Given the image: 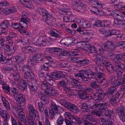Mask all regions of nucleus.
I'll return each mask as SVG.
<instances>
[{"label":"nucleus","instance_id":"40","mask_svg":"<svg viewBox=\"0 0 125 125\" xmlns=\"http://www.w3.org/2000/svg\"><path fill=\"white\" fill-rule=\"evenodd\" d=\"M13 70V69L10 67H4L1 69L2 72L3 73H9L11 71Z\"/></svg>","mask_w":125,"mask_h":125},{"label":"nucleus","instance_id":"7","mask_svg":"<svg viewBox=\"0 0 125 125\" xmlns=\"http://www.w3.org/2000/svg\"><path fill=\"white\" fill-rule=\"evenodd\" d=\"M0 61L4 62L5 63L9 65H10L12 63L11 58H9L8 55L6 56L5 54L3 55L1 53H0Z\"/></svg>","mask_w":125,"mask_h":125},{"label":"nucleus","instance_id":"60","mask_svg":"<svg viewBox=\"0 0 125 125\" xmlns=\"http://www.w3.org/2000/svg\"><path fill=\"white\" fill-rule=\"evenodd\" d=\"M58 65L61 67L63 68L66 67L67 66V63L65 61H62L58 62Z\"/></svg>","mask_w":125,"mask_h":125},{"label":"nucleus","instance_id":"17","mask_svg":"<svg viewBox=\"0 0 125 125\" xmlns=\"http://www.w3.org/2000/svg\"><path fill=\"white\" fill-rule=\"evenodd\" d=\"M96 76L97 79L98 83H104L103 81L105 80V78L104 73L100 72H97Z\"/></svg>","mask_w":125,"mask_h":125},{"label":"nucleus","instance_id":"6","mask_svg":"<svg viewBox=\"0 0 125 125\" xmlns=\"http://www.w3.org/2000/svg\"><path fill=\"white\" fill-rule=\"evenodd\" d=\"M105 57L103 56H97L95 59L96 64L98 66H101L105 65L107 60H105Z\"/></svg>","mask_w":125,"mask_h":125},{"label":"nucleus","instance_id":"24","mask_svg":"<svg viewBox=\"0 0 125 125\" xmlns=\"http://www.w3.org/2000/svg\"><path fill=\"white\" fill-rule=\"evenodd\" d=\"M30 20L27 19L26 20H21L19 23L20 28L25 29L27 27V24L29 22Z\"/></svg>","mask_w":125,"mask_h":125},{"label":"nucleus","instance_id":"11","mask_svg":"<svg viewBox=\"0 0 125 125\" xmlns=\"http://www.w3.org/2000/svg\"><path fill=\"white\" fill-rule=\"evenodd\" d=\"M112 14L115 18L117 20H121L124 18V14L118 10L113 11Z\"/></svg>","mask_w":125,"mask_h":125},{"label":"nucleus","instance_id":"8","mask_svg":"<svg viewBox=\"0 0 125 125\" xmlns=\"http://www.w3.org/2000/svg\"><path fill=\"white\" fill-rule=\"evenodd\" d=\"M108 104V102L103 101L100 102V103L98 104L94 105L93 107L97 106V107L98 108V110L101 111V112H104V109H107L106 107Z\"/></svg>","mask_w":125,"mask_h":125},{"label":"nucleus","instance_id":"5","mask_svg":"<svg viewBox=\"0 0 125 125\" xmlns=\"http://www.w3.org/2000/svg\"><path fill=\"white\" fill-rule=\"evenodd\" d=\"M116 113L123 122H125V109H124L121 107H118L116 111Z\"/></svg>","mask_w":125,"mask_h":125},{"label":"nucleus","instance_id":"14","mask_svg":"<svg viewBox=\"0 0 125 125\" xmlns=\"http://www.w3.org/2000/svg\"><path fill=\"white\" fill-rule=\"evenodd\" d=\"M23 95L21 93H18L14 95V99L17 101L23 103H25L26 100L22 96Z\"/></svg>","mask_w":125,"mask_h":125},{"label":"nucleus","instance_id":"30","mask_svg":"<svg viewBox=\"0 0 125 125\" xmlns=\"http://www.w3.org/2000/svg\"><path fill=\"white\" fill-rule=\"evenodd\" d=\"M42 18L43 21H44V20L45 19H44L46 18V19L48 20H50V19L51 17L49 16V15L50 16H52V14H50L48 13V12L46 10H43L42 12Z\"/></svg>","mask_w":125,"mask_h":125},{"label":"nucleus","instance_id":"49","mask_svg":"<svg viewBox=\"0 0 125 125\" xmlns=\"http://www.w3.org/2000/svg\"><path fill=\"white\" fill-rule=\"evenodd\" d=\"M42 45L43 46H46L48 43V41L47 37L45 36L42 37Z\"/></svg>","mask_w":125,"mask_h":125},{"label":"nucleus","instance_id":"58","mask_svg":"<svg viewBox=\"0 0 125 125\" xmlns=\"http://www.w3.org/2000/svg\"><path fill=\"white\" fill-rule=\"evenodd\" d=\"M61 55L65 56H68L71 55L70 52L68 51H62L61 53Z\"/></svg>","mask_w":125,"mask_h":125},{"label":"nucleus","instance_id":"38","mask_svg":"<svg viewBox=\"0 0 125 125\" xmlns=\"http://www.w3.org/2000/svg\"><path fill=\"white\" fill-rule=\"evenodd\" d=\"M14 58L15 62L18 64L21 63L24 60L22 56L18 55L15 56Z\"/></svg>","mask_w":125,"mask_h":125},{"label":"nucleus","instance_id":"59","mask_svg":"<svg viewBox=\"0 0 125 125\" xmlns=\"http://www.w3.org/2000/svg\"><path fill=\"white\" fill-rule=\"evenodd\" d=\"M90 11L91 12L96 14H99V13L100 11L97 8L94 7H93L90 10Z\"/></svg>","mask_w":125,"mask_h":125},{"label":"nucleus","instance_id":"61","mask_svg":"<svg viewBox=\"0 0 125 125\" xmlns=\"http://www.w3.org/2000/svg\"><path fill=\"white\" fill-rule=\"evenodd\" d=\"M101 111H99L98 110L93 111L91 113L92 114L96 115L98 116H101Z\"/></svg>","mask_w":125,"mask_h":125},{"label":"nucleus","instance_id":"1","mask_svg":"<svg viewBox=\"0 0 125 125\" xmlns=\"http://www.w3.org/2000/svg\"><path fill=\"white\" fill-rule=\"evenodd\" d=\"M59 106L57 105L54 102L52 103L51 105V109L50 110L49 112V116L50 118L52 119L54 118L55 114L58 111V107Z\"/></svg>","mask_w":125,"mask_h":125},{"label":"nucleus","instance_id":"29","mask_svg":"<svg viewBox=\"0 0 125 125\" xmlns=\"http://www.w3.org/2000/svg\"><path fill=\"white\" fill-rule=\"evenodd\" d=\"M50 34L51 35L55 37H60V34L57 33V31L52 28L50 29Z\"/></svg>","mask_w":125,"mask_h":125},{"label":"nucleus","instance_id":"42","mask_svg":"<svg viewBox=\"0 0 125 125\" xmlns=\"http://www.w3.org/2000/svg\"><path fill=\"white\" fill-rule=\"evenodd\" d=\"M27 77H29L31 79H32L34 78V75L33 73L30 70H27V72H26L25 74V75Z\"/></svg>","mask_w":125,"mask_h":125},{"label":"nucleus","instance_id":"15","mask_svg":"<svg viewBox=\"0 0 125 125\" xmlns=\"http://www.w3.org/2000/svg\"><path fill=\"white\" fill-rule=\"evenodd\" d=\"M104 65L106 67V69L110 74L114 73L115 70L113 66L110 62L108 61H106V62Z\"/></svg>","mask_w":125,"mask_h":125},{"label":"nucleus","instance_id":"43","mask_svg":"<svg viewBox=\"0 0 125 125\" xmlns=\"http://www.w3.org/2000/svg\"><path fill=\"white\" fill-rule=\"evenodd\" d=\"M49 16L51 18L50 20H48L46 19L44 20V21H43L45 23L48 25H51L53 23V20H54V18L52 16H50L49 15Z\"/></svg>","mask_w":125,"mask_h":125},{"label":"nucleus","instance_id":"10","mask_svg":"<svg viewBox=\"0 0 125 125\" xmlns=\"http://www.w3.org/2000/svg\"><path fill=\"white\" fill-rule=\"evenodd\" d=\"M84 71L83 70H81L79 73H74V76L78 78V80H81L84 82L88 81L89 80V78L85 76L84 75L83 73H81Z\"/></svg>","mask_w":125,"mask_h":125},{"label":"nucleus","instance_id":"63","mask_svg":"<svg viewBox=\"0 0 125 125\" xmlns=\"http://www.w3.org/2000/svg\"><path fill=\"white\" fill-rule=\"evenodd\" d=\"M101 21L99 20H97L94 24V25L99 27H103V25Z\"/></svg>","mask_w":125,"mask_h":125},{"label":"nucleus","instance_id":"19","mask_svg":"<svg viewBox=\"0 0 125 125\" xmlns=\"http://www.w3.org/2000/svg\"><path fill=\"white\" fill-rule=\"evenodd\" d=\"M0 115L4 120L10 118V115L7 112L1 108H0Z\"/></svg>","mask_w":125,"mask_h":125},{"label":"nucleus","instance_id":"55","mask_svg":"<svg viewBox=\"0 0 125 125\" xmlns=\"http://www.w3.org/2000/svg\"><path fill=\"white\" fill-rule=\"evenodd\" d=\"M50 91H51L50 93L52 96H56L58 95V92L57 91L54 90L53 88H49Z\"/></svg>","mask_w":125,"mask_h":125},{"label":"nucleus","instance_id":"26","mask_svg":"<svg viewBox=\"0 0 125 125\" xmlns=\"http://www.w3.org/2000/svg\"><path fill=\"white\" fill-rule=\"evenodd\" d=\"M65 80H62L58 82V85L60 87H63L67 85L69 81L68 79L66 78H64Z\"/></svg>","mask_w":125,"mask_h":125},{"label":"nucleus","instance_id":"50","mask_svg":"<svg viewBox=\"0 0 125 125\" xmlns=\"http://www.w3.org/2000/svg\"><path fill=\"white\" fill-rule=\"evenodd\" d=\"M72 3L73 6L77 5L80 6L83 5V4L81 1L77 0H72Z\"/></svg>","mask_w":125,"mask_h":125},{"label":"nucleus","instance_id":"47","mask_svg":"<svg viewBox=\"0 0 125 125\" xmlns=\"http://www.w3.org/2000/svg\"><path fill=\"white\" fill-rule=\"evenodd\" d=\"M14 79L16 81H18L20 79V73L18 71H15L13 74Z\"/></svg>","mask_w":125,"mask_h":125},{"label":"nucleus","instance_id":"34","mask_svg":"<svg viewBox=\"0 0 125 125\" xmlns=\"http://www.w3.org/2000/svg\"><path fill=\"white\" fill-rule=\"evenodd\" d=\"M113 95L111 97V98L110 99V102L112 104H115L118 102L119 100L116 95L115 94L114 96Z\"/></svg>","mask_w":125,"mask_h":125},{"label":"nucleus","instance_id":"57","mask_svg":"<svg viewBox=\"0 0 125 125\" xmlns=\"http://www.w3.org/2000/svg\"><path fill=\"white\" fill-rule=\"evenodd\" d=\"M88 115V116H86L85 117L86 119L89 120L90 121L93 122H95V123L97 121L96 119L90 116V115Z\"/></svg>","mask_w":125,"mask_h":125},{"label":"nucleus","instance_id":"22","mask_svg":"<svg viewBox=\"0 0 125 125\" xmlns=\"http://www.w3.org/2000/svg\"><path fill=\"white\" fill-rule=\"evenodd\" d=\"M79 98L82 99H88V96L87 92L85 91H80L78 93Z\"/></svg>","mask_w":125,"mask_h":125},{"label":"nucleus","instance_id":"12","mask_svg":"<svg viewBox=\"0 0 125 125\" xmlns=\"http://www.w3.org/2000/svg\"><path fill=\"white\" fill-rule=\"evenodd\" d=\"M120 61L114 59V64L119 69L124 71H125V64L121 63Z\"/></svg>","mask_w":125,"mask_h":125},{"label":"nucleus","instance_id":"51","mask_svg":"<svg viewBox=\"0 0 125 125\" xmlns=\"http://www.w3.org/2000/svg\"><path fill=\"white\" fill-rule=\"evenodd\" d=\"M70 45H76L78 43L77 40L75 39V38H73L71 37H70Z\"/></svg>","mask_w":125,"mask_h":125},{"label":"nucleus","instance_id":"56","mask_svg":"<svg viewBox=\"0 0 125 125\" xmlns=\"http://www.w3.org/2000/svg\"><path fill=\"white\" fill-rule=\"evenodd\" d=\"M64 119L62 116H60L56 122L57 125H61L62 124L63 122Z\"/></svg>","mask_w":125,"mask_h":125},{"label":"nucleus","instance_id":"9","mask_svg":"<svg viewBox=\"0 0 125 125\" xmlns=\"http://www.w3.org/2000/svg\"><path fill=\"white\" fill-rule=\"evenodd\" d=\"M28 85L30 90L32 91H36L38 88V84L36 80L33 81L32 82H29Z\"/></svg>","mask_w":125,"mask_h":125},{"label":"nucleus","instance_id":"28","mask_svg":"<svg viewBox=\"0 0 125 125\" xmlns=\"http://www.w3.org/2000/svg\"><path fill=\"white\" fill-rule=\"evenodd\" d=\"M78 63L82 66L87 64L89 63V61L87 59H85L78 58Z\"/></svg>","mask_w":125,"mask_h":125},{"label":"nucleus","instance_id":"44","mask_svg":"<svg viewBox=\"0 0 125 125\" xmlns=\"http://www.w3.org/2000/svg\"><path fill=\"white\" fill-rule=\"evenodd\" d=\"M60 42L62 44L64 45H70V37H68L67 38H63L61 40Z\"/></svg>","mask_w":125,"mask_h":125},{"label":"nucleus","instance_id":"4","mask_svg":"<svg viewBox=\"0 0 125 125\" xmlns=\"http://www.w3.org/2000/svg\"><path fill=\"white\" fill-rule=\"evenodd\" d=\"M102 46L104 50L108 52L113 51L115 47L114 44L110 41L106 42Z\"/></svg>","mask_w":125,"mask_h":125},{"label":"nucleus","instance_id":"53","mask_svg":"<svg viewBox=\"0 0 125 125\" xmlns=\"http://www.w3.org/2000/svg\"><path fill=\"white\" fill-rule=\"evenodd\" d=\"M24 51L25 53H32V47L30 46H27L24 47Z\"/></svg>","mask_w":125,"mask_h":125},{"label":"nucleus","instance_id":"39","mask_svg":"<svg viewBox=\"0 0 125 125\" xmlns=\"http://www.w3.org/2000/svg\"><path fill=\"white\" fill-rule=\"evenodd\" d=\"M18 118L19 119L18 120V122H20L21 124L23 125V123L24 124V125H25V124H28L26 120V119L25 116H22L21 117H18Z\"/></svg>","mask_w":125,"mask_h":125},{"label":"nucleus","instance_id":"31","mask_svg":"<svg viewBox=\"0 0 125 125\" xmlns=\"http://www.w3.org/2000/svg\"><path fill=\"white\" fill-rule=\"evenodd\" d=\"M30 62L32 64H34L36 63L39 62V61L35 57V54H33L31 56H30Z\"/></svg>","mask_w":125,"mask_h":125},{"label":"nucleus","instance_id":"45","mask_svg":"<svg viewBox=\"0 0 125 125\" xmlns=\"http://www.w3.org/2000/svg\"><path fill=\"white\" fill-rule=\"evenodd\" d=\"M1 50H4V52L7 53V52H10V47L8 45L5 44L2 47V48L0 49Z\"/></svg>","mask_w":125,"mask_h":125},{"label":"nucleus","instance_id":"18","mask_svg":"<svg viewBox=\"0 0 125 125\" xmlns=\"http://www.w3.org/2000/svg\"><path fill=\"white\" fill-rule=\"evenodd\" d=\"M46 95V94H45L41 92H38V95L40 98L41 102L47 103L48 97Z\"/></svg>","mask_w":125,"mask_h":125},{"label":"nucleus","instance_id":"41","mask_svg":"<svg viewBox=\"0 0 125 125\" xmlns=\"http://www.w3.org/2000/svg\"><path fill=\"white\" fill-rule=\"evenodd\" d=\"M47 81L46 80H44L42 82L41 86V89L44 90H46L47 89L48 90H49V88H48V85L47 84Z\"/></svg>","mask_w":125,"mask_h":125},{"label":"nucleus","instance_id":"62","mask_svg":"<svg viewBox=\"0 0 125 125\" xmlns=\"http://www.w3.org/2000/svg\"><path fill=\"white\" fill-rule=\"evenodd\" d=\"M21 16L22 17L21 19V20H26L27 19H29L28 18V14L25 12L23 11L22 13Z\"/></svg>","mask_w":125,"mask_h":125},{"label":"nucleus","instance_id":"27","mask_svg":"<svg viewBox=\"0 0 125 125\" xmlns=\"http://www.w3.org/2000/svg\"><path fill=\"white\" fill-rule=\"evenodd\" d=\"M114 59L122 61L125 60V53L117 54L115 57Z\"/></svg>","mask_w":125,"mask_h":125},{"label":"nucleus","instance_id":"35","mask_svg":"<svg viewBox=\"0 0 125 125\" xmlns=\"http://www.w3.org/2000/svg\"><path fill=\"white\" fill-rule=\"evenodd\" d=\"M1 100L3 102V104L4 106L6 107L8 109H10V106L9 102L6 100V99L4 97L2 96Z\"/></svg>","mask_w":125,"mask_h":125},{"label":"nucleus","instance_id":"16","mask_svg":"<svg viewBox=\"0 0 125 125\" xmlns=\"http://www.w3.org/2000/svg\"><path fill=\"white\" fill-rule=\"evenodd\" d=\"M45 78L49 86H53L55 82L52 79L51 75L48 73H47Z\"/></svg>","mask_w":125,"mask_h":125},{"label":"nucleus","instance_id":"23","mask_svg":"<svg viewBox=\"0 0 125 125\" xmlns=\"http://www.w3.org/2000/svg\"><path fill=\"white\" fill-rule=\"evenodd\" d=\"M15 7L13 6L11 7L5 8L3 10V11L5 14L8 15L14 12L15 11Z\"/></svg>","mask_w":125,"mask_h":125},{"label":"nucleus","instance_id":"25","mask_svg":"<svg viewBox=\"0 0 125 125\" xmlns=\"http://www.w3.org/2000/svg\"><path fill=\"white\" fill-rule=\"evenodd\" d=\"M19 1L20 3L29 8H31L32 7L33 5L30 0H19Z\"/></svg>","mask_w":125,"mask_h":125},{"label":"nucleus","instance_id":"13","mask_svg":"<svg viewBox=\"0 0 125 125\" xmlns=\"http://www.w3.org/2000/svg\"><path fill=\"white\" fill-rule=\"evenodd\" d=\"M66 108L69 109L70 111L73 113H77L79 111V109L75 105L73 104L70 103H69Z\"/></svg>","mask_w":125,"mask_h":125},{"label":"nucleus","instance_id":"33","mask_svg":"<svg viewBox=\"0 0 125 125\" xmlns=\"http://www.w3.org/2000/svg\"><path fill=\"white\" fill-rule=\"evenodd\" d=\"M98 81H91L89 84L90 87L91 88L96 89L98 87Z\"/></svg>","mask_w":125,"mask_h":125},{"label":"nucleus","instance_id":"37","mask_svg":"<svg viewBox=\"0 0 125 125\" xmlns=\"http://www.w3.org/2000/svg\"><path fill=\"white\" fill-rule=\"evenodd\" d=\"M118 34L115 30H109L106 33H105V36H108L113 35H117Z\"/></svg>","mask_w":125,"mask_h":125},{"label":"nucleus","instance_id":"54","mask_svg":"<svg viewBox=\"0 0 125 125\" xmlns=\"http://www.w3.org/2000/svg\"><path fill=\"white\" fill-rule=\"evenodd\" d=\"M24 66V64L21 63L16 65L15 67L16 68L17 71H21L23 69Z\"/></svg>","mask_w":125,"mask_h":125},{"label":"nucleus","instance_id":"48","mask_svg":"<svg viewBox=\"0 0 125 125\" xmlns=\"http://www.w3.org/2000/svg\"><path fill=\"white\" fill-rule=\"evenodd\" d=\"M3 89L8 94H9L10 93V87L8 85H7L6 83L2 87Z\"/></svg>","mask_w":125,"mask_h":125},{"label":"nucleus","instance_id":"21","mask_svg":"<svg viewBox=\"0 0 125 125\" xmlns=\"http://www.w3.org/2000/svg\"><path fill=\"white\" fill-rule=\"evenodd\" d=\"M10 21L4 20L0 25V28L3 29H7L10 26Z\"/></svg>","mask_w":125,"mask_h":125},{"label":"nucleus","instance_id":"36","mask_svg":"<svg viewBox=\"0 0 125 125\" xmlns=\"http://www.w3.org/2000/svg\"><path fill=\"white\" fill-rule=\"evenodd\" d=\"M88 106L85 103H83L82 104L81 108V111L84 112H89V110L88 108Z\"/></svg>","mask_w":125,"mask_h":125},{"label":"nucleus","instance_id":"20","mask_svg":"<svg viewBox=\"0 0 125 125\" xmlns=\"http://www.w3.org/2000/svg\"><path fill=\"white\" fill-rule=\"evenodd\" d=\"M116 88L115 87H111L109 88L108 91L106 93L107 96L109 97H111L113 95H114L115 94Z\"/></svg>","mask_w":125,"mask_h":125},{"label":"nucleus","instance_id":"3","mask_svg":"<svg viewBox=\"0 0 125 125\" xmlns=\"http://www.w3.org/2000/svg\"><path fill=\"white\" fill-rule=\"evenodd\" d=\"M28 110L30 116L32 118L35 119L37 116L38 118L39 117L38 111L35 110L32 105H29L28 107Z\"/></svg>","mask_w":125,"mask_h":125},{"label":"nucleus","instance_id":"2","mask_svg":"<svg viewBox=\"0 0 125 125\" xmlns=\"http://www.w3.org/2000/svg\"><path fill=\"white\" fill-rule=\"evenodd\" d=\"M110 80L112 83L113 84L114 86H116L120 85L124 82V78L117 79L114 76H111L110 77Z\"/></svg>","mask_w":125,"mask_h":125},{"label":"nucleus","instance_id":"32","mask_svg":"<svg viewBox=\"0 0 125 125\" xmlns=\"http://www.w3.org/2000/svg\"><path fill=\"white\" fill-rule=\"evenodd\" d=\"M79 24L82 28H85L89 27L90 26V24H89L87 21H80Z\"/></svg>","mask_w":125,"mask_h":125},{"label":"nucleus","instance_id":"52","mask_svg":"<svg viewBox=\"0 0 125 125\" xmlns=\"http://www.w3.org/2000/svg\"><path fill=\"white\" fill-rule=\"evenodd\" d=\"M115 9L125 10V5H122L121 4H115L114 6Z\"/></svg>","mask_w":125,"mask_h":125},{"label":"nucleus","instance_id":"64","mask_svg":"<svg viewBox=\"0 0 125 125\" xmlns=\"http://www.w3.org/2000/svg\"><path fill=\"white\" fill-rule=\"evenodd\" d=\"M60 103L63 106L66 108L67 105L68 104L69 102L65 101L64 100H62L60 101Z\"/></svg>","mask_w":125,"mask_h":125},{"label":"nucleus","instance_id":"46","mask_svg":"<svg viewBox=\"0 0 125 125\" xmlns=\"http://www.w3.org/2000/svg\"><path fill=\"white\" fill-rule=\"evenodd\" d=\"M46 104V103H44L40 102L38 103L39 109V111L42 112L44 109L45 105Z\"/></svg>","mask_w":125,"mask_h":125}]
</instances>
